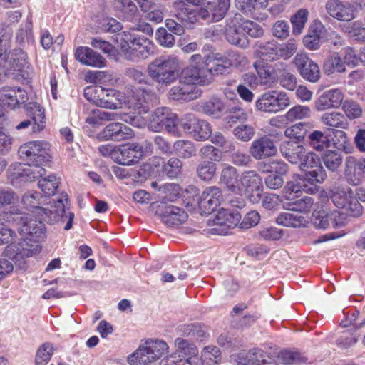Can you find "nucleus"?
Returning a JSON list of instances; mask_svg holds the SVG:
<instances>
[{
    "instance_id": "nucleus-1",
    "label": "nucleus",
    "mask_w": 365,
    "mask_h": 365,
    "mask_svg": "<svg viewBox=\"0 0 365 365\" xmlns=\"http://www.w3.org/2000/svg\"><path fill=\"white\" fill-rule=\"evenodd\" d=\"M179 78L180 85L173 86L170 91L172 99L190 101L198 98L202 95V91L198 86L210 84L218 75V70H174Z\"/></svg>"
},
{
    "instance_id": "nucleus-2",
    "label": "nucleus",
    "mask_w": 365,
    "mask_h": 365,
    "mask_svg": "<svg viewBox=\"0 0 365 365\" xmlns=\"http://www.w3.org/2000/svg\"><path fill=\"white\" fill-rule=\"evenodd\" d=\"M241 217L237 210L232 211L222 208L212 220V225L214 227L210 230V232L214 235H225L238 225L240 228L246 230L256 226L260 220V215L255 210L247 212L240 222Z\"/></svg>"
},
{
    "instance_id": "nucleus-3",
    "label": "nucleus",
    "mask_w": 365,
    "mask_h": 365,
    "mask_svg": "<svg viewBox=\"0 0 365 365\" xmlns=\"http://www.w3.org/2000/svg\"><path fill=\"white\" fill-rule=\"evenodd\" d=\"M256 73L250 72L242 76L243 82L251 88L259 86L265 88L274 87L278 81L282 87L289 91H294L297 88L296 77L283 70V73L278 74L276 70H255Z\"/></svg>"
},
{
    "instance_id": "nucleus-4",
    "label": "nucleus",
    "mask_w": 365,
    "mask_h": 365,
    "mask_svg": "<svg viewBox=\"0 0 365 365\" xmlns=\"http://www.w3.org/2000/svg\"><path fill=\"white\" fill-rule=\"evenodd\" d=\"M0 225L16 227L20 234L39 237L46 230L43 222L34 220L27 215L22 216L21 210L17 206H11L9 210L0 212Z\"/></svg>"
},
{
    "instance_id": "nucleus-5",
    "label": "nucleus",
    "mask_w": 365,
    "mask_h": 365,
    "mask_svg": "<svg viewBox=\"0 0 365 365\" xmlns=\"http://www.w3.org/2000/svg\"><path fill=\"white\" fill-rule=\"evenodd\" d=\"M85 98L96 106L111 110L122 108L125 103L123 93L113 88L103 86H87L84 89Z\"/></svg>"
},
{
    "instance_id": "nucleus-6",
    "label": "nucleus",
    "mask_w": 365,
    "mask_h": 365,
    "mask_svg": "<svg viewBox=\"0 0 365 365\" xmlns=\"http://www.w3.org/2000/svg\"><path fill=\"white\" fill-rule=\"evenodd\" d=\"M19 158L27 165H44L51 161L50 145L44 140H30L18 150Z\"/></svg>"
},
{
    "instance_id": "nucleus-7",
    "label": "nucleus",
    "mask_w": 365,
    "mask_h": 365,
    "mask_svg": "<svg viewBox=\"0 0 365 365\" xmlns=\"http://www.w3.org/2000/svg\"><path fill=\"white\" fill-rule=\"evenodd\" d=\"M200 156L202 159H209L210 160H202L197 165V175L201 180L209 182L216 174L217 165L215 162L220 161L221 152L215 147L207 145L200 149Z\"/></svg>"
},
{
    "instance_id": "nucleus-8",
    "label": "nucleus",
    "mask_w": 365,
    "mask_h": 365,
    "mask_svg": "<svg viewBox=\"0 0 365 365\" xmlns=\"http://www.w3.org/2000/svg\"><path fill=\"white\" fill-rule=\"evenodd\" d=\"M289 104V98L285 92L272 90L263 93L258 97L255 107L261 112L275 113L283 110Z\"/></svg>"
},
{
    "instance_id": "nucleus-9",
    "label": "nucleus",
    "mask_w": 365,
    "mask_h": 365,
    "mask_svg": "<svg viewBox=\"0 0 365 365\" xmlns=\"http://www.w3.org/2000/svg\"><path fill=\"white\" fill-rule=\"evenodd\" d=\"M178 115L166 107L157 108L151 115L150 126L155 132L165 130L168 133L180 137L181 133L178 128Z\"/></svg>"
},
{
    "instance_id": "nucleus-10",
    "label": "nucleus",
    "mask_w": 365,
    "mask_h": 365,
    "mask_svg": "<svg viewBox=\"0 0 365 365\" xmlns=\"http://www.w3.org/2000/svg\"><path fill=\"white\" fill-rule=\"evenodd\" d=\"M24 237L17 244L11 243L6 246L4 253L9 258L17 257H31L34 255L40 252L41 247L39 245L40 239L45 236V230L43 234L39 237L30 236L26 234H21Z\"/></svg>"
},
{
    "instance_id": "nucleus-11",
    "label": "nucleus",
    "mask_w": 365,
    "mask_h": 365,
    "mask_svg": "<svg viewBox=\"0 0 365 365\" xmlns=\"http://www.w3.org/2000/svg\"><path fill=\"white\" fill-rule=\"evenodd\" d=\"M222 31L230 44L240 48H247L249 46L250 41L242 29L241 14H235L228 16Z\"/></svg>"
},
{
    "instance_id": "nucleus-12",
    "label": "nucleus",
    "mask_w": 365,
    "mask_h": 365,
    "mask_svg": "<svg viewBox=\"0 0 365 365\" xmlns=\"http://www.w3.org/2000/svg\"><path fill=\"white\" fill-rule=\"evenodd\" d=\"M128 75L138 84L150 85L155 81L158 83L169 84L177 79L174 70H128Z\"/></svg>"
},
{
    "instance_id": "nucleus-13",
    "label": "nucleus",
    "mask_w": 365,
    "mask_h": 365,
    "mask_svg": "<svg viewBox=\"0 0 365 365\" xmlns=\"http://www.w3.org/2000/svg\"><path fill=\"white\" fill-rule=\"evenodd\" d=\"M240 186L247 199L253 204L259 203L263 193L262 179L255 170L242 173L240 178Z\"/></svg>"
},
{
    "instance_id": "nucleus-14",
    "label": "nucleus",
    "mask_w": 365,
    "mask_h": 365,
    "mask_svg": "<svg viewBox=\"0 0 365 365\" xmlns=\"http://www.w3.org/2000/svg\"><path fill=\"white\" fill-rule=\"evenodd\" d=\"M365 6L363 1L352 4H344L340 0H328L325 4L327 14L341 21H349L354 19L355 12Z\"/></svg>"
},
{
    "instance_id": "nucleus-15",
    "label": "nucleus",
    "mask_w": 365,
    "mask_h": 365,
    "mask_svg": "<svg viewBox=\"0 0 365 365\" xmlns=\"http://www.w3.org/2000/svg\"><path fill=\"white\" fill-rule=\"evenodd\" d=\"M299 168L305 173L308 181L322 183L327 178V172L323 168L319 158L314 152H306L299 163Z\"/></svg>"
},
{
    "instance_id": "nucleus-16",
    "label": "nucleus",
    "mask_w": 365,
    "mask_h": 365,
    "mask_svg": "<svg viewBox=\"0 0 365 365\" xmlns=\"http://www.w3.org/2000/svg\"><path fill=\"white\" fill-rule=\"evenodd\" d=\"M26 114L31 120H25L16 126V130L29 128L32 123V131L38 133L46 128L45 109L36 102H29L25 107Z\"/></svg>"
},
{
    "instance_id": "nucleus-17",
    "label": "nucleus",
    "mask_w": 365,
    "mask_h": 365,
    "mask_svg": "<svg viewBox=\"0 0 365 365\" xmlns=\"http://www.w3.org/2000/svg\"><path fill=\"white\" fill-rule=\"evenodd\" d=\"M254 56L256 61L254 68H272L270 63L278 58L277 44L274 41L257 42L255 45Z\"/></svg>"
},
{
    "instance_id": "nucleus-18",
    "label": "nucleus",
    "mask_w": 365,
    "mask_h": 365,
    "mask_svg": "<svg viewBox=\"0 0 365 365\" xmlns=\"http://www.w3.org/2000/svg\"><path fill=\"white\" fill-rule=\"evenodd\" d=\"M198 10V17L207 21H219L227 11L230 0H207Z\"/></svg>"
},
{
    "instance_id": "nucleus-19",
    "label": "nucleus",
    "mask_w": 365,
    "mask_h": 365,
    "mask_svg": "<svg viewBox=\"0 0 365 365\" xmlns=\"http://www.w3.org/2000/svg\"><path fill=\"white\" fill-rule=\"evenodd\" d=\"M344 178L349 184L359 185L365 180V158L348 156L345 159Z\"/></svg>"
},
{
    "instance_id": "nucleus-20",
    "label": "nucleus",
    "mask_w": 365,
    "mask_h": 365,
    "mask_svg": "<svg viewBox=\"0 0 365 365\" xmlns=\"http://www.w3.org/2000/svg\"><path fill=\"white\" fill-rule=\"evenodd\" d=\"M125 103L130 108L145 111V104L150 97V91L141 86L128 85L125 88Z\"/></svg>"
},
{
    "instance_id": "nucleus-21",
    "label": "nucleus",
    "mask_w": 365,
    "mask_h": 365,
    "mask_svg": "<svg viewBox=\"0 0 365 365\" xmlns=\"http://www.w3.org/2000/svg\"><path fill=\"white\" fill-rule=\"evenodd\" d=\"M162 221L168 226H178L187 219V213L184 209L172 205L161 203L156 210Z\"/></svg>"
},
{
    "instance_id": "nucleus-22",
    "label": "nucleus",
    "mask_w": 365,
    "mask_h": 365,
    "mask_svg": "<svg viewBox=\"0 0 365 365\" xmlns=\"http://www.w3.org/2000/svg\"><path fill=\"white\" fill-rule=\"evenodd\" d=\"M133 136V130L128 125L120 123H109L98 135L100 140L113 141L126 140L131 139Z\"/></svg>"
},
{
    "instance_id": "nucleus-23",
    "label": "nucleus",
    "mask_w": 365,
    "mask_h": 365,
    "mask_svg": "<svg viewBox=\"0 0 365 365\" xmlns=\"http://www.w3.org/2000/svg\"><path fill=\"white\" fill-rule=\"evenodd\" d=\"M28 100L27 92L17 86H3L0 88V103L11 109L19 108Z\"/></svg>"
},
{
    "instance_id": "nucleus-24",
    "label": "nucleus",
    "mask_w": 365,
    "mask_h": 365,
    "mask_svg": "<svg viewBox=\"0 0 365 365\" xmlns=\"http://www.w3.org/2000/svg\"><path fill=\"white\" fill-rule=\"evenodd\" d=\"M114 154V161L123 165H130L138 163L143 154V147L137 143L121 145Z\"/></svg>"
},
{
    "instance_id": "nucleus-25",
    "label": "nucleus",
    "mask_w": 365,
    "mask_h": 365,
    "mask_svg": "<svg viewBox=\"0 0 365 365\" xmlns=\"http://www.w3.org/2000/svg\"><path fill=\"white\" fill-rule=\"evenodd\" d=\"M222 194L220 189L216 186L207 187L202 193L198 202V207L202 215H210L213 212L220 204Z\"/></svg>"
},
{
    "instance_id": "nucleus-26",
    "label": "nucleus",
    "mask_w": 365,
    "mask_h": 365,
    "mask_svg": "<svg viewBox=\"0 0 365 365\" xmlns=\"http://www.w3.org/2000/svg\"><path fill=\"white\" fill-rule=\"evenodd\" d=\"M148 43L147 39L143 37L134 38L125 40L121 44V48L127 58L138 61L148 56Z\"/></svg>"
},
{
    "instance_id": "nucleus-27",
    "label": "nucleus",
    "mask_w": 365,
    "mask_h": 365,
    "mask_svg": "<svg viewBox=\"0 0 365 365\" xmlns=\"http://www.w3.org/2000/svg\"><path fill=\"white\" fill-rule=\"evenodd\" d=\"M41 166L28 165L25 167L20 163L16 164L9 168V176L12 180L20 179L22 181H33L45 174L46 170Z\"/></svg>"
},
{
    "instance_id": "nucleus-28",
    "label": "nucleus",
    "mask_w": 365,
    "mask_h": 365,
    "mask_svg": "<svg viewBox=\"0 0 365 365\" xmlns=\"http://www.w3.org/2000/svg\"><path fill=\"white\" fill-rule=\"evenodd\" d=\"M251 155L256 160H262L276 155L277 148L274 141L268 136L254 140L250 147Z\"/></svg>"
},
{
    "instance_id": "nucleus-29",
    "label": "nucleus",
    "mask_w": 365,
    "mask_h": 365,
    "mask_svg": "<svg viewBox=\"0 0 365 365\" xmlns=\"http://www.w3.org/2000/svg\"><path fill=\"white\" fill-rule=\"evenodd\" d=\"M43 198L41 193L38 192H28L24 195L22 197V203L24 207L30 210L32 213H36L37 217L34 218L31 215H28V217H31L34 220H46L47 216V210L43 208L41 205L43 204L41 199Z\"/></svg>"
},
{
    "instance_id": "nucleus-30",
    "label": "nucleus",
    "mask_w": 365,
    "mask_h": 365,
    "mask_svg": "<svg viewBox=\"0 0 365 365\" xmlns=\"http://www.w3.org/2000/svg\"><path fill=\"white\" fill-rule=\"evenodd\" d=\"M344 100V94L339 88L327 91L322 94L315 103L317 110L322 111L329 108H339Z\"/></svg>"
},
{
    "instance_id": "nucleus-31",
    "label": "nucleus",
    "mask_w": 365,
    "mask_h": 365,
    "mask_svg": "<svg viewBox=\"0 0 365 365\" xmlns=\"http://www.w3.org/2000/svg\"><path fill=\"white\" fill-rule=\"evenodd\" d=\"M75 58L85 66L103 68L107 66L106 59L98 53L88 47L80 46L76 48Z\"/></svg>"
},
{
    "instance_id": "nucleus-32",
    "label": "nucleus",
    "mask_w": 365,
    "mask_h": 365,
    "mask_svg": "<svg viewBox=\"0 0 365 365\" xmlns=\"http://www.w3.org/2000/svg\"><path fill=\"white\" fill-rule=\"evenodd\" d=\"M220 182L225 185L230 192L236 195L242 194V189L240 184L239 174L233 166L226 165L222 169Z\"/></svg>"
},
{
    "instance_id": "nucleus-33",
    "label": "nucleus",
    "mask_w": 365,
    "mask_h": 365,
    "mask_svg": "<svg viewBox=\"0 0 365 365\" xmlns=\"http://www.w3.org/2000/svg\"><path fill=\"white\" fill-rule=\"evenodd\" d=\"M112 5L118 16L123 19L130 21L138 16V7L132 0H113Z\"/></svg>"
},
{
    "instance_id": "nucleus-34",
    "label": "nucleus",
    "mask_w": 365,
    "mask_h": 365,
    "mask_svg": "<svg viewBox=\"0 0 365 365\" xmlns=\"http://www.w3.org/2000/svg\"><path fill=\"white\" fill-rule=\"evenodd\" d=\"M280 149L282 155L292 164L300 163L306 153L304 146L289 141L284 142Z\"/></svg>"
},
{
    "instance_id": "nucleus-35",
    "label": "nucleus",
    "mask_w": 365,
    "mask_h": 365,
    "mask_svg": "<svg viewBox=\"0 0 365 365\" xmlns=\"http://www.w3.org/2000/svg\"><path fill=\"white\" fill-rule=\"evenodd\" d=\"M323 30V25L319 21H314L309 26L308 33L303 39L304 46L310 50L319 48Z\"/></svg>"
},
{
    "instance_id": "nucleus-36",
    "label": "nucleus",
    "mask_w": 365,
    "mask_h": 365,
    "mask_svg": "<svg viewBox=\"0 0 365 365\" xmlns=\"http://www.w3.org/2000/svg\"><path fill=\"white\" fill-rule=\"evenodd\" d=\"M86 83L114 86L117 79L106 71H89L85 76Z\"/></svg>"
},
{
    "instance_id": "nucleus-37",
    "label": "nucleus",
    "mask_w": 365,
    "mask_h": 365,
    "mask_svg": "<svg viewBox=\"0 0 365 365\" xmlns=\"http://www.w3.org/2000/svg\"><path fill=\"white\" fill-rule=\"evenodd\" d=\"M311 128L312 125L309 123H297L287 127L284 130V135L297 143L304 140Z\"/></svg>"
},
{
    "instance_id": "nucleus-38",
    "label": "nucleus",
    "mask_w": 365,
    "mask_h": 365,
    "mask_svg": "<svg viewBox=\"0 0 365 365\" xmlns=\"http://www.w3.org/2000/svg\"><path fill=\"white\" fill-rule=\"evenodd\" d=\"M325 167L331 172H336L342 165V155L337 150H327L321 157Z\"/></svg>"
},
{
    "instance_id": "nucleus-39",
    "label": "nucleus",
    "mask_w": 365,
    "mask_h": 365,
    "mask_svg": "<svg viewBox=\"0 0 365 365\" xmlns=\"http://www.w3.org/2000/svg\"><path fill=\"white\" fill-rule=\"evenodd\" d=\"M173 148L175 153L182 158L187 159L196 155V147L190 140H176L173 143Z\"/></svg>"
},
{
    "instance_id": "nucleus-40",
    "label": "nucleus",
    "mask_w": 365,
    "mask_h": 365,
    "mask_svg": "<svg viewBox=\"0 0 365 365\" xmlns=\"http://www.w3.org/2000/svg\"><path fill=\"white\" fill-rule=\"evenodd\" d=\"M276 222L285 227H299L304 225L307 220L298 213L282 212L276 218Z\"/></svg>"
},
{
    "instance_id": "nucleus-41",
    "label": "nucleus",
    "mask_w": 365,
    "mask_h": 365,
    "mask_svg": "<svg viewBox=\"0 0 365 365\" xmlns=\"http://www.w3.org/2000/svg\"><path fill=\"white\" fill-rule=\"evenodd\" d=\"M128 361L135 365H148L156 361L147 348L141 344L134 353L128 356Z\"/></svg>"
},
{
    "instance_id": "nucleus-42",
    "label": "nucleus",
    "mask_w": 365,
    "mask_h": 365,
    "mask_svg": "<svg viewBox=\"0 0 365 365\" xmlns=\"http://www.w3.org/2000/svg\"><path fill=\"white\" fill-rule=\"evenodd\" d=\"M331 142L334 146L339 150H342L346 153H351L353 150V146L348 139L346 133L341 130H333Z\"/></svg>"
},
{
    "instance_id": "nucleus-43",
    "label": "nucleus",
    "mask_w": 365,
    "mask_h": 365,
    "mask_svg": "<svg viewBox=\"0 0 365 365\" xmlns=\"http://www.w3.org/2000/svg\"><path fill=\"white\" fill-rule=\"evenodd\" d=\"M247 113L245 109L240 106L228 108L225 112V121L232 126L238 123H244L247 120Z\"/></svg>"
},
{
    "instance_id": "nucleus-44",
    "label": "nucleus",
    "mask_w": 365,
    "mask_h": 365,
    "mask_svg": "<svg viewBox=\"0 0 365 365\" xmlns=\"http://www.w3.org/2000/svg\"><path fill=\"white\" fill-rule=\"evenodd\" d=\"M60 185V179L54 175H49L38 180V185L43 194L47 196H53L56 194Z\"/></svg>"
},
{
    "instance_id": "nucleus-45",
    "label": "nucleus",
    "mask_w": 365,
    "mask_h": 365,
    "mask_svg": "<svg viewBox=\"0 0 365 365\" xmlns=\"http://www.w3.org/2000/svg\"><path fill=\"white\" fill-rule=\"evenodd\" d=\"M212 135V127L204 120L197 118L193 128L192 135L197 141L208 140Z\"/></svg>"
},
{
    "instance_id": "nucleus-46",
    "label": "nucleus",
    "mask_w": 365,
    "mask_h": 365,
    "mask_svg": "<svg viewBox=\"0 0 365 365\" xmlns=\"http://www.w3.org/2000/svg\"><path fill=\"white\" fill-rule=\"evenodd\" d=\"M155 68H177L182 66V62L175 55H163L156 58L151 63Z\"/></svg>"
},
{
    "instance_id": "nucleus-47",
    "label": "nucleus",
    "mask_w": 365,
    "mask_h": 365,
    "mask_svg": "<svg viewBox=\"0 0 365 365\" xmlns=\"http://www.w3.org/2000/svg\"><path fill=\"white\" fill-rule=\"evenodd\" d=\"M250 360L256 365H275V358L270 353L260 349H253L250 352Z\"/></svg>"
},
{
    "instance_id": "nucleus-48",
    "label": "nucleus",
    "mask_w": 365,
    "mask_h": 365,
    "mask_svg": "<svg viewBox=\"0 0 365 365\" xmlns=\"http://www.w3.org/2000/svg\"><path fill=\"white\" fill-rule=\"evenodd\" d=\"M331 140L324 133L319 130L313 131L309 136L310 146L317 151H323L330 146Z\"/></svg>"
},
{
    "instance_id": "nucleus-49",
    "label": "nucleus",
    "mask_w": 365,
    "mask_h": 365,
    "mask_svg": "<svg viewBox=\"0 0 365 365\" xmlns=\"http://www.w3.org/2000/svg\"><path fill=\"white\" fill-rule=\"evenodd\" d=\"M308 14L309 11L306 9H300L291 16L293 34L299 35L302 33L308 20Z\"/></svg>"
},
{
    "instance_id": "nucleus-50",
    "label": "nucleus",
    "mask_w": 365,
    "mask_h": 365,
    "mask_svg": "<svg viewBox=\"0 0 365 365\" xmlns=\"http://www.w3.org/2000/svg\"><path fill=\"white\" fill-rule=\"evenodd\" d=\"M322 122L327 126L345 128L347 123L344 115L339 112L326 113L322 116Z\"/></svg>"
},
{
    "instance_id": "nucleus-51",
    "label": "nucleus",
    "mask_w": 365,
    "mask_h": 365,
    "mask_svg": "<svg viewBox=\"0 0 365 365\" xmlns=\"http://www.w3.org/2000/svg\"><path fill=\"white\" fill-rule=\"evenodd\" d=\"M143 345L157 361L168 352V344L161 340H147Z\"/></svg>"
},
{
    "instance_id": "nucleus-52",
    "label": "nucleus",
    "mask_w": 365,
    "mask_h": 365,
    "mask_svg": "<svg viewBox=\"0 0 365 365\" xmlns=\"http://www.w3.org/2000/svg\"><path fill=\"white\" fill-rule=\"evenodd\" d=\"M278 360L284 364H293L304 362L307 359L297 351L284 349L277 356Z\"/></svg>"
},
{
    "instance_id": "nucleus-53",
    "label": "nucleus",
    "mask_w": 365,
    "mask_h": 365,
    "mask_svg": "<svg viewBox=\"0 0 365 365\" xmlns=\"http://www.w3.org/2000/svg\"><path fill=\"white\" fill-rule=\"evenodd\" d=\"M175 345L177 347V354L185 355L184 357H192L196 356L198 354V350L196 346L190 343L188 341L182 338H177L175 340Z\"/></svg>"
},
{
    "instance_id": "nucleus-54",
    "label": "nucleus",
    "mask_w": 365,
    "mask_h": 365,
    "mask_svg": "<svg viewBox=\"0 0 365 365\" xmlns=\"http://www.w3.org/2000/svg\"><path fill=\"white\" fill-rule=\"evenodd\" d=\"M91 45L94 48H99L107 53L108 56L111 59L117 61L118 58V50L108 41H104L100 38H93L91 40Z\"/></svg>"
},
{
    "instance_id": "nucleus-55",
    "label": "nucleus",
    "mask_w": 365,
    "mask_h": 365,
    "mask_svg": "<svg viewBox=\"0 0 365 365\" xmlns=\"http://www.w3.org/2000/svg\"><path fill=\"white\" fill-rule=\"evenodd\" d=\"M53 354V346L51 343H43L37 350L35 364L36 365H46Z\"/></svg>"
},
{
    "instance_id": "nucleus-56",
    "label": "nucleus",
    "mask_w": 365,
    "mask_h": 365,
    "mask_svg": "<svg viewBox=\"0 0 365 365\" xmlns=\"http://www.w3.org/2000/svg\"><path fill=\"white\" fill-rule=\"evenodd\" d=\"M202 111L210 115H219L225 109L223 101L219 98H212L202 106Z\"/></svg>"
},
{
    "instance_id": "nucleus-57",
    "label": "nucleus",
    "mask_w": 365,
    "mask_h": 365,
    "mask_svg": "<svg viewBox=\"0 0 365 365\" xmlns=\"http://www.w3.org/2000/svg\"><path fill=\"white\" fill-rule=\"evenodd\" d=\"M311 110L309 107L297 105L290 108L286 113V118L289 121H295L309 118Z\"/></svg>"
},
{
    "instance_id": "nucleus-58",
    "label": "nucleus",
    "mask_w": 365,
    "mask_h": 365,
    "mask_svg": "<svg viewBox=\"0 0 365 365\" xmlns=\"http://www.w3.org/2000/svg\"><path fill=\"white\" fill-rule=\"evenodd\" d=\"M360 335L358 333V329L354 327L344 330L339 338L337 344L344 348L349 347L358 341Z\"/></svg>"
},
{
    "instance_id": "nucleus-59",
    "label": "nucleus",
    "mask_w": 365,
    "mask_h": 365,
    "mask_svg": "<svg viewBox=\"0 0 365 365\" xmlns=\"http://www.w3.org/2000/svg\"><path fill=\"white\" fill-rule=\"evenodd\" d=\"M314 200L309 196H305L288 204V209L297 212L307 213L310 211Z\"/></svg>"
},
{
    "instance_id": "nucleus-60",
    "label": "nucleus",
    "mask_w": 365,
    "mask_h": 365,
    "mask_svg": "<svg viewBox=\"0 0 365 365\" xmlns=\"http://www.w3.org/2000/svg\"><path fill=\"white\" fill-rule=\"evenodd\" d=\"M302 193V185L296 180L288 181L283 190L284 197L288 200H294Z\"/></svg>"
},
{
    "instance_id": "nucleus-61",
    "label": "nucleus",
    "mask_w": 365,
    "mask_h": 365,
    "mask_svg": "<svg viewBox=\"0 0 365 365\" xmlns=\"http://www.w3.org/2000/svg\"><path fill=\"white\" fill-rule=\"evenodd\" d=\"M242 29L244 34L249 35L252 38H259L264 35L262 27L256 22L249 20H245L242 17Z\"/></svg>"
},
{
    "instance_id": "nucleus-62",
    "label": "nucleus",
    "mask_w": 365,
    "mask_h": 365,
    "mask_svg": "<svg viewBox=\"0 0 365 365\" xmlns=\"http://www.w3.org/2000/svg\"><path fill=\"white\" fill-rule=\"evenodd\" d=\"M182 166V161L178 158L173 157L163 165V171L169 178H175L181 173Z\"/></svg>"
},
{
    "instance_id": "nucleus-63",
    "label": "nucleus",
    "mask_w": 365,
    "mask_h": 365,
    "mask_svg": "<svg viewBox=\"0 0 365 365\" xmlns=\"http://www.w3.org/2000/svg\"><path fill=\"white\" fill-rule=\"evenodd\" d=\"M175 17L178 21L183 25L187 24H192L196 20L195 12L192 9L188 8L185 4H182L175 14Z\"/></svg>"
},
{
    "instance_id": "nucleus-64",
    "label": "nucleus",
    "mask_w": 365,
    "mask_h": 365,
    "mask_svg": "<svg viewBox=\"0 0 365 365\" xmlns=\"http://www.w3.org/2000/svg\"><path fill=\"white\" fill-rule=\"evenodd\" d=\"M255 133V129L252 126L249 125H240L237 126L233 130V134L237 139L247 142L250 140Z\"/></svg>"
}]
</instances>
